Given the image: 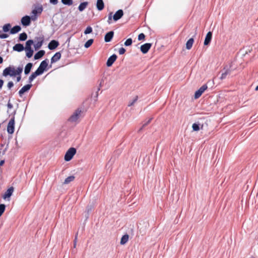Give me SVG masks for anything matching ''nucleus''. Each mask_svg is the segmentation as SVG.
I'll return each mask as SVG.
<instances>
[{
	"instance_id": "43",
	"label": "nucleus",
	"mask_w": 258,
	"mask_h": 258,
	"mask_svg": "<svg viewBox=\"0 0 258 258\" xmlns=\"http://www.w3.org/2000/svg\"><path fill=\"white\" fill-rule=\"evenodd\" d=\"M14 86V84L12 82H9L8 84V87L9 89H11Z\"/></svg>"
},
{
	"instance_id": "58",
	"label": "nucleus",
	"mask_w": 258,
	"mask_h": 258,
	"mask_svg": "<svg viewBox=\"0 0 258 258\" xmlns=\"http://www.w3.org/2000/svg\"><path fill=\"white\" fill-rule=\"evenodd\" d=\"M147 225H148L147 224H146V226H145L146 227L147 226Z\"/></svg>"
},
{
	"instance_id": "23",
	"label": "nucleus",
	"mask_w": 258,
	"mask_h": 258,
	"mask_svg": "<svg viewBox=\"0 0 258 258\" xmlns=\"http://www.w3.org/2000/svg\"><path fill=\"white\" fill-rule=\"evenodd\" d=\"M32 63H28L26 66V67L25 68V70H24V72H25V74L27 75L30 73L31 69L32 68Z\"/></svg>"
},
{
	"instance_id": "27",
	"label": "nucleus",
	"mask_w": 258,
	"mask_h": 258,
	"mask_svg": "<svg viewBox=\"0 0 258 258\" xmlns=\"http://www.w3.org/2000/svg\"><path fill=\"white\" fill-rule=\"evenodd\" d=\"M40 75L36 71L32 73L29 78V82L31 83L37 76Z\"/></svg>"
},
{
	"instance_id": "30",
	"label": "nucleus",
	"mask_w": 258,
	"mask_h": 258,
	"mask_svg": "<svg viewBox=\"0 0 258 258\" xmlns=\"http://www.w3.org/2000/svg\"><path fill=\"white\" fill-rule=\"evenodd\" d=\"M26 52V56L28 58H30L32 56L33 54V50L32 49H25Z\"/></svg>"
},
{
	"instance_id": "2",
	"label": "nucleus",
	"mask_w": 258,
	"mask_h": 258,
	"mask_svg": "<svg viewBox=\"0 0 258 258\" xmlns=\"http://www.w3.org/2000/svg\"><path fill=\"white\" fill-rule=\"evenodd\" d=\"M76 153V149L74 148H70L66 152L64 160L66 161H70Z\"/></svg>"
},
{
	"instance_id": "20",
	"label": "nucleus",
	"mask_w": 258,
	"mask_h": 258,
	"mask_svg": "<svg viewBox=\"0 0 258 258\" xmlns=\"http://www.w3.org/2000/svg\"><path fill=\"white\" fill-rule=\"evenodd\" d=\"M224 70H225L224 72H223L221 76L220 77V79L221 80L224 79L226 77L227 75L229 74L230 73V70L229 68L226 69L225 68Z\"/></svg>"
},
{
	"instance_id": "3",
	"label": "nucleus",
	"mask_w": 258,
	"mask_h": 258,
	"mask_svg": "<svg viewBox=\"0 0 258 258\" xmlns=\"http://www.w3.org/2000/svg\"><path fill=\"white\" fill-rule=\"evenodd\" d=\"M82 111L80 109L76 110L69 118L70 121L77 122L78 121L81 115Z\"/></svg>"
},
{
	"instance_id": "41",
	"label": "nucleus",
	"mask_w": 258,
	"mask_h": 258,
	"mask_svg": "<svg viewBox=\"0 0 258 258\" xmlns=\"http://www.w3.org/2000/svg\"><path fill=\"white\" fill-rule=\"evenodd\" d=\"M145 35L143 33H141L138 36V40H142L145 39Z\"/></svg>"
},
{
	"instance_id": "47",
	"label": "nucleus",
	"mask_w": 258,
	"mask_h": 258,
	"mask_svg": "<svg viewBox=\"0 0 258 258\" xmlns=\"http://www.w3.org/2000/svg\"><path fill=\"white\" fill-rule=\"evenodd\" d=\"M8 107L9 108H12L13 107V105L11 103H10V102H9L8 104Z\"/></svg>"
},
{
	"instance_id": "18",
	"label": "nucleus",
	"mask_w": 258,
	"mask_h": 258,
	"mask_svg": "<svg viewBox=\"0 0 258 258\" xmlns=\"http://www.w3.org/2000/svg\"><path fill=\"white\" fill-rule=\"evenodd\" d=\"M96 7L98 10L101 11L103 9L104 5L102 0H97Z\"/></svg>"
},
{
	"instance_id": "42",
	"label": "nucleus",
	"mask_w": 258,
	"mask_h": 258,
	"mask_svg": "<svg viewBox=\"0 0 258 258\" xmlns=\"http://www.w3.org/2000/svg\"><path fill=\"white\" fill-rule=\"evenodd\" d=\"M125 51V49L123 47L119 48V49L118 50V52L120 54H124Z\"/></svg>"
},
{
	"instance_id": "37",
	"label": "nucleus",
	"mask_w": 258,
	"mask_h": 258,
	"mask_svg": "<svg viewBox=\"0 0 258 258\" xmlns=\"http://www.w3.org/2000/svg\"><path fill=\"white\" fill-rule=\"evenodd\" d=\"M5 210V205L4 204L0 205V216L3 214Z\"/></svg>"
},
{
	"instance_id": "19",
	"label": "nucleus",
	"mask_w": 258,
	"mask_h": 258,
	"mask_svg": "<svg viewBox=\"0 0 258 258\" xmlns=\"http://www.w3.org/2000/svg\"><path fill=\"white\" fill-rule=\"evenodd\" d=\"M61 57L60 52H56L51 58V62H54L58 60Z\"/></svg>"
},
{
	"instance_id": "45",
	"label": "nucleus",
	"mask_w": 258,
	"mask_h": 258,
	"mask_svg": "<svg viewBox=\"0 0 258 258\" xmlns=\"http://www.w3.org/2000/svg\"><path fill=\"white\" fill-rule=\"evenodd\" d=\"M50 3L53 5H56L58 3V0H50Z\"/></svg>"
},
{
	"instance_id": "12",
	"label": "nucleus",
	"mask_w": 258,
	"mask_h": 258,
	"mask_svg": "<svg viewBox=\"0 0 258 258\" xmlns=\"http://www.w3.org/2000/svg\"><path fill=\"white\" fill-rule=\"evenodd\" d=\"M30 19L31 18L29 16H24L21 19V23L24 26H29L30 24Z\"/></svg>"
},
{
	"instance_id": "35",
	"label": "nucleus",
	"mask_w": 258,
	"mask_h": 258,
	"mask_svg": "<svg viewBox=\"0 0 258 258\" xmlns=\"http://www.w3.org/2000/svg\"><path fill=\"white\" fill-rule=\"evenodd\" d=\"M61 2L63 4L69 6H70L73 4L72 0H61Z\"/></svg>"
},
{
	"instance_id": "9",
	"label": "nucleus",
	"mask_w": 258,
	"mask_h": 258,
	"mask_svg": "<svg viewBox=\"0 0 258 258\" xmlns=\"http://www.w3.org/2000/svg\"><path fill=\"white\" fill-rule=\"evenodd\" d=\"M152 46L151 43H147L141 46V51L144 54L147 53Z\"/></svg>"
},
{
	"instance_id": "16",
	"label": "nucleus",
	"mask_w": 258,
	"mask_h": 258,
	"mask_svg": "<svg viewBox=\"0 0 258 258\" xmlns=\"http://www.w3.org/2000/svg\"><path fill=\"white\" fill-rule=\"evenodd\" d=\"M113 31L108 32L105 36V41L107 42L110 41L113 36Z\"/></svg>"
},
{
	"instance_id": "25",
	"label": "nucleus",
	"mask_w": 258,
	"mask_h": 258,
	"mask_svg": "<svg viewBox=\"0 0 258 258\" xmlns=\"http://www.w3.org/2000/svg\"><path fill=\"white\" fill-rule=\"evenodd\" d=\"M128 240V235L127 234L124 235L120 240V244L123 245L125 244Z\"/></svg>"
},
{
	"instance_id": "15",
	"label": "nucleus",
	"mask_w": 258,
	"mask_h": 258,
	"mask_svg": "<svg viewBox=\"0 0 258 258\" xmlns=\"http://www.w3.org/2000/svg\"><path fill=\"white\" fill-rule=\"evenodd\" d=\"M212 32H209L207 33V34L206 36V38L205 39V41H204V45H208L210 43V42L212 39Z\"/></svg>"
},
{
	"instance_id": "55",
	"label": "nucleus",
	"mask_w": 258,
	"mask_h": 258,
	"mask_svg": "<svg viewBox=\"0 0 258 258\" xmlns=\"http://www.w3.org/2000/svg\"><path fill=\"white\" fill-rule=\"evenodd\" d=\"M3 58L1 56H0V63H2L3 62Z\"/></svg>"
},
{
	"instance_id": "52",
	"label": "nucleus",
	"mask_w": 258,
	"mask_h": 258,
	"mask_svg": "<svg viewBox=\"0 0 258 258\" xmlns=\"http://www.w3.org/2000/svg\"><path fill=\"white\" fill-rule=\"evenodd\" d=\"M103 82V80L102 79L101 81H100V84H99L100 87H101L102 86V84Z\"/></svg>"
},
{
	"instance_id": "31",
	"label": "nucleus",
	"mask_w": 258,
	"mask_h": 258,
	"mask_svg": "<svg viewBox=\"0 0 258 258\" xmlns=\"http://www.w3.org/2000/svg\"><path fill=\"white\" fill-rule=\"evenodd\" d=\"M192 128L194 131L198 132L200 130V124L195 123L192 124Z\"/></svg>"
},
{
	"instance_id": "34",
	"label": "nucleus",
	"mask_w": 258,
	"mask_h": 258,
	"mask_svg": "<svg viewBox=\"0 0 258 258\" xmlns=\"http://www.w3.org/2000/svg\"><path fill=\"white\" fill-rule=\"evenodd\" d=\"M11 28V25L7 24L3 26V31L5 32H8Z\"/></svg>"
},
{
	"instance_id": "54",
	"label": "nucleus",
	"mask_w": 258,
	"mask_h": 258,
	"mask_svg": "<svg viewBox=\"0 0 258 258\" xmlns=\"http://www.w3.org/2000/svg\"><path fill=\"white\" fill-rule=\"evenodd\" d=\"M142 228L141 227L140 228V233H144V232H145L144 230H142Z\"/></svg>"
},
{
	"instance_id": "4",
	"label": "nucleus",
	"mask_w": 258,
	"mask_h": 258,
	"mask_svg": "<svg viewBox=\"0 0 258 258\" xmlns=\"http://www.w3.org/2000/svg\"><path fill=\"white\" fill-rule=\"evenodd\" d=\"M14 126H15V117H12L9 121L7 131L9 134H13L14 132Z\"/></svg>"
},
{
	"instance_id": "39",
	"label": "nucleus",
	"mask_w": 258,
	"mask_h": 258,
	"mask_svg": "<svg viewBox=\"0 0 258 258\" xmlns=\"http://www.w3.org/2000/svg\"><path fill=\"white\" fill-rule=\"evenodd\" d=\"M138 100V96H136L134 99L133 100V101H131L129 104H128V106H132L136 101L137 100Z\"/></svg>"
},
{
	"instance_id": "28",
	"label": "nucleus",
	"mask_w": 258,
	"mask_h": 258,
	"mask_svg": "<svg viewBox=\"0 0 258 258\" xmlns=\"http://www.w3.org/2000/svg\"><path fill=\"white\" fill-rule=\"evenodd\" d=\"M75 179V177L74 176H70L68 177L66 179L64 180L63 182V184H69L70 182L73 181Z\"/></svg>"
},
{
	"instance_id": "40",
	"label": "nucleus",
	"mask_w": 258,
	"mask_h": 258,
	"mask_svg": "<svg viewBox=\"0 0 258 258\" xmlns=\"http://www.w3.org/2000/svg\"><path fill=\"white\" fill-rule=\"evenodd\" d=\"M42 45V42H38L34 45L35 49H39Z\"/></svg>"
},
{
	"instance_id": "21",
	"label": "nucleus",
	"mask_w": 258,
	"mask_h": 258,
	"mask_svg": "<svg viewBox=\"0 0 258 258\" xmlns=\"http://www.w3.org/2000/svg\"><path fill=\"white\" fill-rule=\"evenodd\" d=\"M194 40L193 38H190L186 42V48L187 49H190L194 43Z\"/></svg>"
},
{
	"instance_id": "13",
	"label": "nucleus",
	"mask_w": 258,
	"mask_h": 258,
	"mask_svg": "<svg viewBox=\"0 0 258 258\" xmlns=\"http://www.w3.org/2000/svg\"><path fill=\"white\" fill-rule=\"evenodd\" d=\"M32 86L31 84H28L22 88V89L19 91V94L20 96H22V95L26 92L30 90Z\"/></svg>"
},
{
	"instance_id": "49",
	"label": "nucleus",
	"mask_w": 258,
	"mask_h": 258,
	"mask_svg": "<svg viewBox=\"0 0 258 258\" xmlns=\"http://www.w3.org/2000/svg\"><path fill=\"white\" fill-rule=\"evenodd\" d=\"M21 76L20 75H18V76L17 78V81L19 82L21 80Z\"/></svg>"
},
{
	"instance_id": "22",
	"label": "nucleus",
	"mask_w": 258,
	"mask_h": 258,
	"mask_svg": "<svg viewBox=\"0 0 258 258\" xmlns=\"http://www.w3.org/2000/svg\"><path fill=\"white\" fill-rule=\"evenodd\" d=\"M45 53V52L44 50H40L37 52L35 55H34V59H38L40 58H41Z\"/></svg>"
},
{
	"instance_id": "6",
	"label": "nucleus",
	"mask_w": 258,
	"mask_h": 258,
	"mask_svg": "<svg viewBox=\"0 0 258 258\" xmlns=\"http://www.w3.org/2000/svg\"><path fill=\"white\" fill-rule=\"evenodd\" d=\"M207 86L206 85H203L198 90H197L195 94V98L196 99L199 98L204 91L207 89Z\"/></svg>"
},
{
	"instance_id": "17",
	"label": "nucleus",
	"mask_w": 258,
	"mask_h": 258,
	"mask_svg": "<svg viewBox=\"0 0 258 258\" xmlns=\"http://www.w3.org/2000/svg\"><path fill=\"white\" fill-rule=\"evenodd\" d=\"M13 50L18 52H20L24 50V47L21 44H17L13 47Z\"/></svg>"
},
{
	"instance_id": "24",
	"label": "nucleus",
	"mask_w": 258,
	"mask_h": 258,
	"mask_svg": "<svg viewBox=\"0 0 258 258\" xmlns=\"http://www.w3.org/2000/svg\"><path fill=\"white\" fill-rule=\"evenodd\" d=\"M34 42L32 40H29L26 43V46L24 49H32L31 45L33 44Z\"/></svg>"
},
{
	"instance_id": "38",
	"label": "nucleus",
	"mask_w": 258,
	"mask_h": 258,
	"mask_svg": "<svg viewBox=\"0 0 258 258\" xmlns=\"http://www.w3.org/2000/svg\"><path fill=\"white\" fill-rule=\"evenodd\" d=\"M132 44V39L131 38L127 39L124 42V45L126 46H130Z\"/></svg>"
},
{
	"instance_id": "51",
	"label": "nucleus",
	"mask_w": 258,
	"mask_h": 258,
	"mask_svg": "<svg viewBox=\"0 0 258 258\" xmlns=\"http://www.w3.org/2000/svg\"><path fill=\"white\" fill-rule=\"evenodd\" d=\"M150 121V119H149L148 121L144 124V126L146 125L148 123H149Z\"/></svg>"
},
{
	"instance_id": "26",
	"label": "nucleus",
	"mask_w": 258,
	"mask_h": 258,
	"mask_svg": "<svg viewBox=\"0 0 258 258\" xmlns=\"http://www.w3.org/2000/svg\"><path fill=\"white\" fill-rule=\"evenodd\" d=\"M21 27L19 26H14L13 28L11 30V34H15L18 32H19L21 30Z\"/></svg>"
},
{
	"instance_id": "48",
	"label": "nucleus",
	"mask_w": 258,
	"mask_h": 258,
	"mask_svg": "<svg viewBox=\"0 0 258 258\" xmlns=\"http://www.w3.org/2000/svg\"><path fill=\"white\" fill-rule=\"evenodd\" d=\"M76 243H77V236H76L75 240H74V247H76Z\"/></svg>"
},
{
	"instance_id": "10",
	"label": "nucleus",
	"mask_w": 258,
	"mask_h": 258,
	"mask_svg": "<svg viewBox=\"0 0 258 258\" xmlns=\"http://www.w3.org/2000/svg\"><path fill=\"white\" fill-rule=\"evenodd\" d=\"M123 15V12L122 10H118L113 16V19L115 21H117L120 19Z\"/></svg>"
},
{
	"instance_id": "11",
	"label": "nucleus",
	"mask_w": 258,
	"mask_h": 258,
	"mask_svg": "<svg viewBox=\"0 0 258 258\" xmlns=\"http://www.w3.org/2000/svg\"><path fill=\"white\" fill-rule=\"evenodd\" d=\"M117 56L115 54H113L107 59L106 65L107 67H110L112 65L114 62L116 60Z\"/></svg>"
},
{
	"instance_id": "7",
	"label": "nucleus",
	"mask_w": 258,
	"mask_h": 258,
	"mask_svg": "<svg viewBox=\"0 0 258 258\" xmlns=\"http://www.w3.org/2000/svg\"><path fill=\"white\" fill-rule=\"evenodd\" d=\"M42 7L41 6H39V7H36L34 10H32V14H33L34 16H32L31 17V19L33 21H34L36 17V15L37 14H41L42 12Z\"/></svg>"
},
{
	"instance_id": "5",
	"label": "nucleus",
	"mask_w": 258,
	"mask_h": 258,
	"mask_svg": "<svg viewBox=\"0 0 258 258\" xmlns=\"http://www.w3.org/2000/svg\"><path fill=\"white\" fill-rule=\"evenodd\" d=\"M47 66V61L46 60H43L41 62L39 67L36 71L40 75L43 73Z\"/></svg>"
},
{
	"instance_id": "53",
	"label": "nucleus",
	"mask_w": 258,
	"mask_h": 258,
	"mask_svg": "<svg viewBox=\"0 0 258 258\" xmlns=\"http://www.w3.org/2000/svg\"><path fill=\"white\" fill-rule=\"evenodd\" d=\"M4 161L2 160L0 162V166H2L4 164Z\"/></svg>"
},
{
	"instance_id": "44",
	"label": "nucleus",
	"mask_w": 258,
	"mask_h": 258,
	"mask_svg": "<svg viewBox=\"0 0 258 258\" xmlns=\"http://www.w3.org/2000/svg\"><path fill=\"white\" fill-rule=\"evenodd\" d=\"M8 37V35L6 34H1L0 35V38H6Z\"/></svg>"
},
{
	"instance_id": "57",
	"label": "nucleus",
	"mask_w": 258,
	"mask_h": 258,
	"mask_svg": "<svg viewBox=\"0 0 258 258\" xmlns=\"http://www.w3.org/2000/svg\"><path fill=\"white\" fill-rule=\"evenodd\" d=\"M255 90L258 91V86H257L255 88Z\"/></svg>"
},
{
	"instance_id": "50",
	"label": "nucleus",
	"mask_w": 258,
	"mask_h": 258,
	"mask_svg": "<svg viewBox=\"0 0 258 258\" xmlns=\"http://www.w3.org/2000/svg\"><path fill=\"white\" fill-rule=\"evenodd\" d=\"M112 19V13H110L109 17H108V20H111Z\"/></svg>"
},
{
	"instance_id": "56",
	"label": "nucleus",
	"mask_w": 258,
	"mask_h": 258,
	"mask_svg": "<svg viewBox=\"0 0 258 258\" xmlns=\"http://www.w3.org/2000/svg\"><path fill=\"white\" fill-rule=\"evenodd\" d=\"M88 209V212H89L90 211H91V207H90V208H88V209Z\"/></svg>"
},
{
	"instance_id": "36",
	"label": "nucleus",
	"mask_w": 258,
	"mask_h": 258,
	"mask_svg": "<svg viewBox=\"0 0 258 258\" xmlns=\"http://www.w3.org/2000/svg\"><path fill=\"white\" fill-rule=\"evenodd\" d=\"M92 32V27H90V26H88V27H87L86 29L85 30L84 33L85 34H88L91 33Z\"/></svg>"
},
{
	"instance_id": "1",
	"label": "nucleus",
	"mask_w": 258,
	"mask_h": 258,
	"mask_svg": "<svg viewBox=\"0 0 258 258\" xmlns=\"http://www.w3.org/2000/svg\"><path fill=\"white\" fill-rule=\"evenodd\" d=\"M23 71V68L22 67H18L15 68L13 66H10L6 68L3 71V75L4 76H7L10 75V76L13 77L16 75H20Z\"/></svg>"
},
{
	"instance_id": "33",
	"label": "nucleus",
	"mask_w": 258,
	"mask_h": 258,
	"mask_svg": "<svg viewBox=\"0 0 258 258\" xmlns=\"http://www.w3.org/2000/svg\"><path fill=\"white\" fill-rule=\"evenodd\" d=\"M93 40L92 39L88 40L85 44L84 46L86 48L89 47L93 43Z\"/></svg>"
},
{
	"instance_id": "29",
	"label": "nucleus",
	"mask_w": 258,
	"mask_h": 258,
	"mask_svg": "<svg viewBox=\"0 0 258 258\" xmlns=\"http://www.w3.org/2000/svg\"><path fill=\"white\" fill-rule=\"evenodd\" d=\"M88 3L87 2H84L81 3L79 6V10L80 11L82 12L83 11L87 6Z\"/></svg>"
},
{
	"instance_id": "32",
	"label": "nucleus",
	"mask_w": 258,
	"mask_h": 258,
	"mask_svg": "<svg viewBox=\"0 0 258 258\" xmlns=\"http://www.w3.org/2000/svg\"><path fill=\"white\" fill-rule=\"evenodd\" d=\"M27 38V35L25 33H23L20 34L19 39L21 41H24Z\"/></svg>"
},
{
	"instance_id": "8",
	"label": "nucleus",
	"mask_w": 258,
	"mask_h": 258,
	"mask_svg": "<svg viewBox=\"0 0 258 258\" xmlns=\"http://www.w3.org/2000/svg\"><path fill=\"white\" fill-rule=\"evenodd\" d=\"M14 187H10L7 190V191L5 193V194L3 195V198L5 200H6V199H8V201L10 200V198L11 197V196H12L13 191H14Z\"/></svg>"
},
{
	"instance_id": "46",
	"label": "nucleus",
	"mask_w": 258,
	"mask_h": 258,
	"mask_svg": "<svg viewBox=\"0 0 258 258\" xmlns=\"http://www.w3.org/2000/svg\"><path fill=\"white\" fill-rule=\"evenodd\" d=\"M3 84H4V81L0 79V89L2 88V87L3 85Z\"/></svg>"
},
{
	"instance_id": "14",
	"label": "nucleus",
	"mask_w": 258,
	"mask_h": 258,
	"mask_svg": "<svg viewBox=\"0 0 258 258\" xmlns=\"http://www.w3.org/2000/svg\"><path fill=\"white\" fill-rule=\"evenodd\" d=\"M58 44L59 43L57 41L55 40H52L49 42L48 47L49 49L53 50L56 48L58 46Z\"/></svg>"
}]
</instances>
